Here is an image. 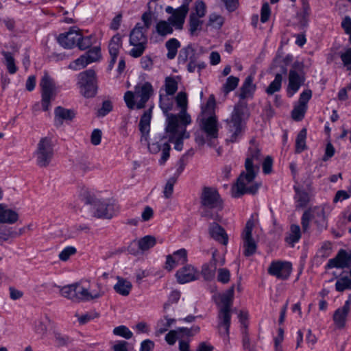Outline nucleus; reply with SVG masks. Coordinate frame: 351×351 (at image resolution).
<instances>
[{
  "label": "nucleus",
  "instance_id": "obj_1",
  "mask_svg": "<svg viewBox=\"0 0 351 351\" xmlns=\"http://www.w3.org/2000/svg\"><path fill=\"white\" fill-rule=\"evenodd\" d=\"M150 106L145 110L141 115L138 129L141 132V141L147 144L148 149L151 154H156L161 152V156L158 160L160 165H164L170 157L171 141H173V136H167L166 133L156 134L152 142H149L151 129V120L152 117V109Z\"/></svg>",
  "mask_w": 351,
  "mask_h": 351
},
{
  "label": "nucleus",
  "instance_id": "obj_2",
  "mask_svg": "<svg viewBox=\"0 0 351 351\" xmlns=\"http://www.w3.org/2000/svg\"><path fill=\"white\" fill-rule=\"evenodd\" d=\"M246 108V104H235L230 117L226 120V129L231 134L229 138L230 143L239 142L242 136L246 125L244 119Z\"/></svg>",
  "mask_w": 351,
  "mask_h": 351
},
{
  "label": "nucleus",
  "instance_id": "obj_3",
  "mask_svg": "<svg viewBox=\"0 0 351 351\" xmlns=\"http://www.w3.org/2000/svg\"><path fill=\"white\" fill-rule=\"evenodd\" d=\"M303 62L295 61L289 71L288 84L286 88L287 96L289 98L293 97L304 84L306 78L303 73Z\"/></svg>",
  "mask_w": 351,
  "mask_h": 351
},
{
  "label": "nucleus",
  "instance_id": "obj_4",
  "mask_svg": "<svg viewBox=\"0 0 351 351\" xmlns=\"http://www.w3.org/2000/svg\"><path fill=\"white\" fill-rule=\"evenodd\" d=\"M77 88L84 97H93L97 90V79L95 71L88 69L77 75Z\"/></svg>",
  "mask_w": 351,
  "mask_h": 351
},
{
  "label": "nucleus",
  "instance_id": "obj_5",
  "mask_svg": "<svg viewBox=\"0 0 351 351\" xmlns=\"http://www.w3.org/2000/svg\"><path fill=\"white\" fill-rule=\"evenodd\" d=\"M36 165L40 167L49 165L53 157V144L51 138L43 137L38 141L34 152Z\"/></svg>",
  "mask_w": 351,
  "mask_h": 351
},
{
  "label": "nucleus",
  "instance_id": "obj_6",
  "mask_svg": "<svg viewBox=\"0 0 351 351\" xmlns=\"http://www.w3.org/2000/svg\"><path fill=\"white\" fill-rule=\"evenodd\" d=\"M202 208L221 209L223 201L218 190L213 186H204L199 196Z\"/></svg>",
  "mask_w": 351,
  "mask_h": 351
},
{
  "label": "nucleus",
  "instance_id": "obj_7",
  "mask_svg": "<svg viewBox=\"0 0 351 351\" xmlns=\"http://www.w3.org/2000/svg\"><path fill=\"white\" fill-rule=\"evenodd\" d=\"M60 294L73 302L80 303L84 302V289L83 280L59 287Z\"/></svg>",
  "mask_w": 351,
  "mask_h": 351
},
{
  "label": "nucleus",
  "instance_id": "obj_8",
  "mask_svg": "<svg viewBox=\"0 0 351 351\" xmlns=\"http://www.w3.org/2000/svg\"><path fill=\"white\" fill-rule=\"evenodd\" d=\"M293 271V265L290 261L276 260L272 261L267 269L268 274L281 280L289 278Z\"/></svg>",
  "mask_w": 351,
  "mask_h": 351
},
{
  "label": "nucleus",
  "instance_id": "obj_9",
  "mask_svg": "<svg viewBox=\"0 0 351 351\" xmlns=\"http://www.w3.org/2000/svg\"><path fill=\"white\" fill-rule=\"evenodd\" d=\"M93 215L98 218H112L116 213V206L110 199L97 200L90 206Z\"/></svg>",
  "mask_w": 351,
  "mask_h": 351
},
{
  "label": "nucleus",
  "instance_id": "obj_10",
  "mask_svg": "<svg viewBox=\"0 0 351 351\" xmlns=\"http://www.w3.org/2000/svg\"><path fill=\"white\" fill-rule=\"evenodd\" d=\"M201 130L206 134L208 145L211 146V140L218 138L219 128L218 121L215 114L208 117L202 118L199 122Z\"/></svg>",
  "mask_w": 351,
  "mask_h": 351
},
{
  "label": "nucleus",
  "instance_id": "obj_11",
  "mask_svg": "<svg viewBox=\"0 0 351 351\" xmlns=\"http://www.w3.org/2000/svg\"><path fill=\"white\" fill-rule=\"evenodd\" d=\"M350 267H351V254L343 249H340L337 255L333 258L329 259L325 265L326 269H344Z\"/></svg>",
  "mask_w": 351,
  "mask_h": 351
},
{
  "label": "nucleus",
  "instance_id": "obj_12",
  "mask_svg": "<svg viewBox=\"0 0 351 351\" xmlns=\"http://www.w3.org/2000/svg\"><path fill=\"white\" fill-rule=\"evenodd\" d=\"M187 262L188 252L185 248H180L166 256L165 269L170 271L177 265H186Z\"/></svg>",
  "mask_w": 351,
  "mask_h": 351
},
{
  "label": "nucleus",
  "instance_id": "obj_13",
  "mask_svg": "<svg viewBox=\"0 0 351 351\" xmlns=\"http://www.w3.org/2000/svg\"><path fill=\"white\" fill-rule=\"evenodd\" d=\"M82 38L79 29L71 28L68 32L60 34L57 40L58 43L66 49H71L77 45V41Z\"/></svg>",
  "mask_w": 351,
  "mask_h": 351
},
{
  "label": "nucleus",
  "instance_id": "obj_14",
  "mask_svg": "<svg viewBox=\"0 0 351 351\" xmlns=\"http://www.w3.org/2000/svg\"><path fill=\"white\" fill-rule=\"evenodd\" d=\"M84 302H90L100 298L104 295L102 286L96 282L83 280Z\"/></svg>",
  "mask_w": 351,
  "mask_h": 351
},
{
  "label": "nucleus",
  "instance_id": "obj_15",
  "mask_svg": "<svg viewBox=\"0 0 351 351\" xmlns=\"http://www.w3.org/2000/svg\"><path fill=\"white\" fill-rule=\"evenodd\" d=\"M176 278L179 284H186L197 280L198 271L192 265L186 264L176 271Z\"/></svg>",
  "mask_w": 351,
  "mask_h": 351
},
{
  "label": "nucleus",
  "instance_id": "obj_16",
  "mask_svg": "<svg viewBox=\"0 0 351 351\" xmlns=\"http://www.w3.org/2000/svg\"><path fill=\"white\" fill-rule=\"evenodd\" d=\"M188 12V5L186 4H182L173 10L172 14L168 18V21L176 29L181 30L183 28Z\"/></svg>",
  "mask_w": 351,
  "mask_h": 351
},
{
  "label": "nucleus",
  "instance_id": "obj_17",
  "mask_svg": "<svg viewBox=\"0 0 351 351\" xmlns=\"http://www.w3.org/2000/svg\"><path fill=\"white\" fill-rule=\"evenodd\" d=\"M217 317L219 319L217 327L219 330L220 335H224L226 337H229L231 326L232 311H223L219 310Z\"/></svg>",
  "mask_w": 351,
  "mask_h": 351
},
{
  "label": "nucleus",
  "instance_id": "obj_18",
  "mask_svg": "<svg viewBox=\"0 0 351 351\" xmlns=\"http://www.w3.org/2000/svg\"><path fill=\"white\" fill-rule=\"evenodd\" d=\"M208 232L212 239L222 245H227L228 236L225 229L217 222L210 223Z\"/></svg>",
  "mask_w": 351,
  "mask_h": 351
},
{
  "label": "nucleus",
  "instance_id": "obj_19",
  "mask_svg": "<svg viewBox=\"0 0 351 351\" xmlns=\"http://www.w3.org/2000/svg\"><path fill=\"white\" fill-rule=\"evenodd\" d=\"M259 187L260 184L258 183H254L250 186H246L245 180L241 181V178H237L236 191L233 192L232 197L238 198L244 194L255 195L258 193Z\"/></svg>",
  "mask_w": 351,
  "mask_h": 351
},
{
  "label": "nucleus",
  "instance_id": "obj_20",
  "mask_svg": "<svg viewBox=\"0 0 351 351\" xmlns=\"http://www.w3.org/2000/svg\"><path fill=\"white\" fill-rule=\"evenodd\" d=\"M217 265L216 254L213 252L209 262L204 263L202 266L201 275L205 281H211L215 278Z\"/></svg>",
  "mask_w": 351,
  "mask_h": 351
},
{
  "label": "nucleus",
  "instance_id": "obj_21",
  "mask_svg": "<svg viewBox=\"0 0 351 351\" xmlns=\"http://www.w3.org/2000/svg\"><path fill=\"white\" fill-rule=\"evenodd\" d=\"M253 77L248 75L245 77L242 86L240 88L239 97L240 99H245L248 97H253L256 90V84L253 83Z\"/></svg>",
  "mask_w": 351,
  "mask_h": 351
},
{
  "label": "nucleus",
  "instance_id": "obj_22",
  "mask_svg": "<svg viewBox=\"0 0 351 351\" xmlns=\"http://www.w3.org/2000/svg\"><path fill=\"white\" fill-rule=\"evenodd\" d=\"M18 213L6 205L0 204V223L12 224L17 221Z\"/></svg>",
  "mask_w": 351,
  "mask_h": 351
},
{
  "label": "nucleus",
  "instance_id": "obj_23",
  "mask_svg": "<svg viewBox=\"0 0 351 351\" xmlns=\"http://www.w3.org/2000/svg\"><path fill=\"white\" fill-rule=\"evenodd\" d=\"M54 121L56 124L62 125L64 121L72 120L75 115L73 110L58 106L54 110Z\"/></svg>",
  "mask_w": 351,
  "mask_h": 351
},
{
  "label": "nucleus",
  "instance_id": "obj_24",
  "mask_svg": "<svg viewBox=\"0 0 351 351\" xmlns=\"http://www.w3.org/2000/svg\"><path fill=\"white\" fill-rule=\"evenodd\" d=\"M166 116L167 117V124L165 128V133L169 134V136H173V138L178 134L183 133V132L178 131L180 127L178 117L176 114L169 113Z\"/></svg>",
  "mask_w": 351,
  "mask_h": 351
},
{
  "label": "nucleus",
  "instance_id": "obj_25",
  "mask_svg": "<svg viewBox=\"0 0 351 351\" xmlns=\"http://www.w3.org/2000/svg\"><path fill=\"white\" fill-rule=\"evenodd\" d=\"M294 201L296 208H306L310 202L308 193L305 190L300 189L296 186H294Z\"/></svg>",
  "mask_w": 351,
  "mask_h": 351
},
{
  "label": "nucleus",
  "instance_id": "obj_26",
  "mask_svg": "<svg viewBox=\"0 0 351 351\" xmlns=\"http://www.w3.org/2000/svg\"><path fill=\"white\" fill-rule=\"evenodd\" d=\"M302 233L300 226L297 224H291L290 232L285 237V241L290 247H293L295 243L300 241Z\"/></svg>",
  "mask_w": 351,
  "mask_h": 351
},
{
  "label": "nucleus",
  "instance_id": "obj_27",
  "mask_svg": "<svg viewBox=\"0 0 351 351\" xmlns=\"http://www.w3.org/2000/svg\"><path fill=\"white\" fill-rule=\"evenodd\" d=\"M40 86L42 89V95L51 96L56 94V87L52 79L45 74L41 79Z\"/></svg>",
  "mask_w": 351,
  "mask_h": 351
},
{
  "label": "nucleus",
  "instance_id": "obj_28",
  "mask_svg": "<svg viewBox=\"0 0 351 351\" xmlns=\"http://www.w3.org/2000/svg\"><path fill=\"white\" fill-rule=\"evenodd\" d=\"M176 319L170 318L167 315H165L163 317L159 319L156 322V335L160 336L168 331L169 328L172 324L176 323Z\"/></svg>",
  "mask_w": 351,
  "mask_h": 351
},
{
  "label": "nucleus",
  "instance_id": "obj_29",
  "mask_svg": "<svg viewBox=\"0 0 351 351\" xmlns=\"http://www.w3.org/2000/svg\"><path fill=\"white\" fill-rule=\"evenodd\" d=\"M245 167L246 172L242 171L238 178H241V181L245 180L247 182H252L256 176V172L254 168V162L251 159H245Z\"/></svg>",
  "mask_w": 351,
  "mask_h": 351
},
{
  "label": "nucleus",
  "instance_id": "obj_30",
  "mask_svg": "<svg viewBox=\"0 0 351 351\" xmlns=\"http://www.w3.org/2000/svg\"><path fill=\"white\" fill-rule=\"evenodd\" d=\"M243 241V254L245 257H250L253 256L257 250L258 245L252 237H245L241 238Z\"/></svg>",
  "mask_w": 351,
  "mask_h": 351
},
{
  "label": "nucleus",
  "instance_id": "obj_31",
  "mask_svg": "<svg viewBox=\"0 0 351 351\" xmlns=\"http://www.w3.org/2000/svg\"><path fill=\"white\" fill-rule=\"evenodd\" d=\"M348 313L337 308L332 315V320L337 329H343L347 323Z\"/></svg>",
  "mask_w": 351,
  "mask_h": 351
},
{
  "label": "nucleus",
  "instance_id": "obj_32",
  "mask_svg": "<svg viewBox=\"0 0 351 351\" xmlns=\"http://www.w3.org/2000/svg\"><path fill=\"white\" fill-rule=\"evenodd\" d=\"M196 56L194 48L189 45L182 48L178 53V62L179 64H185L187 62Z\"/></svg>",
  "mask_w": 351,
  "mask_h": 351
},
{
  "label": "nucleus",
  "instance_id": "obj_33",
  "mask_svg": "<svg viewBox=\"0 0 351 351\" xmlns=\"http://www.w3.org/2000/svg\"><path fill=\"white\" fill-rule=\"evenodd\" d=\"M307 130L306 128H302L298 134L295 139V153L301 154L306 149L307 146L306 143Z\"/></svg>",
  "mask_w": 351,
  "mask_h": 351
},
{
  "label": "nucleus",
  "instance_id": "obj_34",
  "mask_svg": "<svg viewBox=\"0 0 351 351\" xmlns=\"http://www.w3.org/2000/svg\"><path fill=\"white\" fill-rule=\"evenodd\" d=\"M170 95H167L160 93L159 95V107L162 110L165 115H168V113L172 110L174 100L172 97H169Z\"/></svg>",
  "mask_w": 351,
  "mask_h": 351
},
{
  "label": "nucleus",
  "instance_id": "obj_35",
  "mask_svg": "<svg viewBox=\"0 0 351 351\" xmlns=\"http://www.w3.org/2000/svg\"><path fill=\"white\" fill-rule=\"evenodd\" d=\"M180 46V42L177 38H172L167 40L165 43V47L167 49V58L169 60L174 59Z\"/></svg>",
  "mask_w": 351,
  "mask_h": 351
},
{
  "label": "nucleus",
  "instance_id": "obj_36",
  "mask_svg": "<svg viewBox=\"0 0 351 351\" xmlns=\"http://www.w3.org/2000/svg\"><path fill=\"white\" fill-rule=\"evenodd\" d=\"M121 37L119 35H116L112 38L109 43V53L112 57L110 65H112L116 61V58L119 53V49L121 46Z\"/></svg>",
  "mask_w": 351,
  "mask_h": 351
},
{
  "label": "nucleus",
  "instance_id": "obj_37",
  "mask_svg": "<svg viewBox=\"0 0 351 351\" xmlns=\"http://www.w3.org/2000/svg\"><path fill=\"white\" fill-rule=\"evenodd\" d=\"M156 244L155 237L146 235L138 241V247L142 252H145L154 247Z\"/></svg>",
  "mask_w": 351,
  "mask_h": 351
},
{
  "label": "nucleus",
  "instance_id": "obj_38",
  "mask_svg": "<svg viewBox=\"0 0 351 351\" xmlns=\"http://www.w3.org/2000/svg\"><path fill=\"white\" fill-rule=\"evenodd\" d=\"M282 80L283 77H281L280 74H276L274 80L265 88V93L268 95H272L275 93L279 92L282 88Z\"/></svg>",
  "mask_w": 351,
  "mask_h": 351
},
{
  "label": "nucleus",
  "instance_id": "obj_39",
  "mask_svg": "<svg viewBox=\"0 0 351 351\" xmlns=\"http://www.w3.org/2000/svg\"><path fill=\"white\" fill-rule=\"evenodd\" d=\"M203 21L195 13H191L189 19V32L191 36H194L197 31L201 30Z\"/></svg>",
  "mask_w": 351,
  "mask_h": 351
},
{
  "label": "nucleus",
  "instance_id": "obj_40",
  "mask_svg": "<svg viewBox=\"0 0 351 351\" xmlns=\"http://www.w3.org/2000/svg\"><path fill=\"white\" fill-rule=\"evenodd\" d=\"M233 302V290H230L222 294L220 297V302L222 304L219 308L221 311H232L231 307Z\"/></svg>",
  "mask_w": 351,
  "mask_h": 351
},
{
  "label": "nucleus",
  "instance_id": "obj_41",
  "mask_svg": "<svg viewBox=\"0 0 351 351\" xmlns=\"http://www.w3.org/2000/svg\"><path fill=\"white\" fill-rule=\"evenodd\" d=\"M117 284L114 286L116 292L122 295H129L131 290L130 282L121 278H117Z\"/></svg>",
  "mask_w": 351,
  "mask_h": 351
},
{
  "label": "nucleus",
  "instance_id": "obj_42",
  "mask_svg": "<svg viewBox=\"0 0 351 351\" xmlns=\"http://www.w3.org/2000/svg\"><path fill=\"white\" fill-rule=\"evenodd\" d=\"M173 25L169 21L161 20L158 21L156 25L157 33L161 36H165L169 34H172L173 32Z\"/></svg>",
  "mask_w": 351,
  "mask_h": 351
},
{
  "label": "nucleus",
  "instance_id": "obj_43",
  "mask_svg": "<svg viewBox=\"0 0 351 351\" xmlns=\"http://www.w3.org/2000/svg\"><path fill=\"white\" fill-rule=\"evenodd\" d=\"M239 78L233 75L227 77L226 82L223 84L221 90L224 95H227L233 91L238 86Z\"/></svg>",
  "mask_w": 351,
  "mask_h": 351
},
{
  "label": "nucleus",
  "instance_id": "obj_44",
  "mask_svg": "<svg viewBox=\"0 0 351 351\" xmlns=\"http://www.w3.org/2000/svg\"><path fill=\"white\" fill-rule=\"evenodd\" d=\"M165 91L167 95H174L178 88V84L172 76H167L165 79Z\"/></svg>",
  "mask_w": 351,
  "mask_h": 351
},
{
  "label": "nucleus",
  "instance_id": "obj_45",
  "mask_svg": "<svg viewBox=\"0 0 351 351\" xmlns=\"http://www.w3.org/2000/svg\"><path fill=\"white\" fill-rule=\"evenodd\" d=\"M335 290L338 292H343L346 290H351V278L347 276L339 278L335 285Z\"/></svg>",
  "mask_w": 351,
  "mask_h": 351
},
{
  "label": "nucleus",
  "instance_id": "obj_46",
  "mask_svg": "<svg viewBox=\"0 0 351 351\" xmlns=\"http://www.w3.org/2000/svg\"><path fill=\"white\" fill-rule=\"evenodd\" d=\"M89 64H90V61L87 59L86 55L83 54L77 59L71 62L69 65V68L74 71H78L84 69Z\"/></svg>",
  "mask_w": 351,
  "mask_h": 351
},
{
  "label": "nucleus",
  "instance_id": "obj_47",
  "mask_svg": "<svg viewBox=\"0 0 351 351\" xmlns=\"http://www.w3.org/2000/svg\"><path fill=\"white\" fill-rule=\"evenodd\" d=\"M308 108L299 104H295L291 111V118L295 121H301L305 117Z\"/></svg>",
  "mask_w": 351,
  "mask_h": 351
},
{
  "label": "nucleus",
  "instance_id": "obj_48",
  "mask_svg": "<svg viewBox=\"0 0 351 351\" xmlns=\"http://www.w3.org/2000/svg\"><path fill=\"white\" fill-rule=\"evenodd\" d=\"M224 18L216 13H212L209 16L208 25L216 29H220L224 24Z\"/></svg>",
  "mask_w": 351,
  "mask_h": 351
},
{
  "label": "nucleus",
  "instance_id": "obj_49",
  "mask_svg": "<svg viewBox=\"0 0 351 351\" xmlns=\"http://www.w3.org/2000/svg\"><path fill=\"white\" fill-rule=\"evenodd\" d=\"M144 39L141 42L134 43L133 41V58H136L141 57L145 51L147 47V38L142 34Z\"/></svg>",
  "mask_w": 351,
  "mask_h": 351
},
{
  "label": "nucleus",
  "instance_id": "obj_50",
  "mask_svg": "<svg viewBox=\"0 0 351 351\" xmlns=\"http://www.w3.org/2000/svg\"><path fill=\"white\" fill-rule=\"evenodd\" d=\"M313 210L308 208L304 211L301 217V225L304 232L307 231L310 227V222L313 219Z\"/></svg>",
  "mask_w": 351,
  "mask_h": 351
},
{
  "label": "nucleus",
  "instance_id": "obj_51",
  "mask_svg": "<svg viewBox=\"0 0 351 351\" xmlns=\"http://www.w3.org/2000/svg\"><path fill=\"white\" fill-rule=\"evenodd\" d=\"M90 61V63L98 62L101 58V49L99 47L95 46L84 53Z\"/></svg>",
  "mask_w": 351,
  "mask_h": 351
},
{
  "label": "nucleus",
  "instance_id": "obj_52",
  "mask_svg": "<svg viewBox=\"0 0 351 351\" xmlns=\"http://www.w3.org/2000/svg\"><path fill=\"white\" fill-rule=\"evenodd\" d=\"M332 251V243L326 241L322 243L320 248L317 250V256L322 258H326L330 256Z\"/></svg>",
  "mask_w": 351,
  "mask_h": 351
},
{
  "label": "nucleus",
  "instance_id": "obj_53",
  "mask_svg": "<svg viewBox=\"0 0 351 351\" xmlns=\"http://www.w3.org/2000/svg\"><path fill=\"white\" fill-rule=\"evenodd\" d=\"M255 226V222L253 215L246 221L244 229L241 232V238L252 237V231Z\"/></svg>",
  "mask_w": 351,
  "mask_h": 351
},
{
  "label": "nucleus",
  "instance_id": "obj_54",
  "mask_svg": "<svg viewBox=\"0 0 351 351\" xmlns=\"http://www.w3.org/2000/svg\"><path fill=\"white\" fill-rule=\"evenodd\" d=\"M313 92L311 89L307 88L304 89L300 94L299 97V99L298 101V104L301 105L302 106L306 107L308 108V104L311 99L312 98Z\"/></svg>",
  "mask_w": 351,
  "mask_h": 351
},
{
  "label": "nucleus",
  "instance_id": "obj_55",
  "mask_svg": "<svg viewBox=\"0 0 351 351\" xmlns=\"http://www.w3.org/2000/svg\"><path fill=\"white\" fill-rule=\"evenodd\" d=\"M177 180L178 179H176V176H171L167 180L163 191L165 198L168 199L171 197L173 192V186Z\"/></svg>",
  "mask_w": 351,
  "mask_h": 351
},
{
  "label": "nucleus",
  "instance_id": "obj_56",
  "mask_svg": "<svg viewBox=\"0 0 351 351\" xmlns=\"http://www.w3.org/2000/svg\"><path fill=\"white\" fill-rule=\"evenodd\" d=\"M4 58L5 60V64L8 69V72L10 74H14L17 71V67L15 65L14 59L12 54L9 52H5L3 53Z\"/></svg>",
  "mask_w": 351,
  "mask_h": 351
},
{
  "label": "nucleus",
  "instance_id": "obj_57",
  "mask_svg": "<svg viewBox=\"0 0 351 351\" xmlns=\"http://www.w3.org/2000/svg\"><path fill=\"white\" fill-rule=\"evenodd\" d=\"M113 334L127 339L132 337V332L128 327L123 325L115 327L113 330Z\"/></svg>",
  "mask_w": 351,
  "mask_h": 351
},
{
  "label": "nucleus",
  "instance_id": "obj_58",
  "mask_svg": "<svg viewBox=\"0 0 351 351\" xmlns=\"http://www.w3.org/2000/svg\"><path fill=\"white\" fill-rule=\"evenodd\" d=\"M239 321L241 324V332L248 331L249 314L247 311H241L238 315Z\"/></svg>",
  "mask_w": 351,
  "mask_h": 351
},
{
  "label": "nucleus",
  "instance_id": "obj_59",
  "mask_svg": "<svg viewBox=\"0 0 351 351\" xmlns=\"http://www.w3.org/2000/svg\"><path fill=\"white\" fill-rule=\"evenodd\" d=\"M180 298V291L178 290H173L171 291L167 302L164 304V309L167 310L169 306L172 304H176L178 302Z\"/></svg>",
  "mask_w": 351,
  "mask_h": 351
},
{
  "label": "nucleus",
  "instance_id": "obj_60",
  "mask_svg": "<svg viewBox=\"0 0 351 351\" xmlns=\"http://www.w3.org/2000/svg\"><path fill=\"white\" fill-rule=\"evenodd\" d=\"M176 101L177 106L181 108V110H186L187 107V95L184 92H180L176 97Z\"/></svg>",
  "mask_w": 351,
  "mask_h": 351
},
{
  "label": "nucleus",
  "instance_id": "obj_61",
  "mask_svg": "<svg viewBox=\"0 0 351 351\" xmlns=\"http://www.w3.org/2000/svg\"><path fill=\"white\" fill-rule=\"evenodd\" d=\"M274 159L270 156H267L262 164L263 172L265 175H269L272 172Z\"/></svg>",
  "mask_w": 351,
  "mask_h": 351
},
{
  "label": "nucleus",
  "instance_id": "obj_62",
  "mask_svg": "<svg viewBox=\"0 0 351 351\" xmlns=\"http://www.w3.org/2000/svg\"><path fill=\"white\" fill-rule=\"evenodd\" d=\"M271 16V8L268 3L265 2L262 5L261 10V22L267 23Z\"/></svg>",
  "mask_w": 351,
  "mask_h": 351
},
{
  "label": "nucleus",
  "instance_id": "obj_63",
  "mask_svg": "<svg viewBox=\"0 0 351 351\" xmlns=\"http://www.w3.org/2000/svg\"><path fill=\"white\" fill-rule=\"evenodd\" d=\"M341 26L345 34L349 36V43H351V17L346 16L341 21Z\"/></svg>",
  "mask_w": 351,
  "mask_h": 351
},
{
  "label": "nucleus",
  "instance_id": "obj_64",
  "mask_svg": "<svg viewBox=\"0 0 351 351\" xmlns=\"http://www.w3.org/2000/svg\"><path fill=\"white\" fill-rule=\"evenodd\" d=\"M340 58L344 66L351 69V47L348 48L344 52L340 54Z\"/></svg>",
  "mask_w": 351,
  "mask_h": 351
}]
</instances>
